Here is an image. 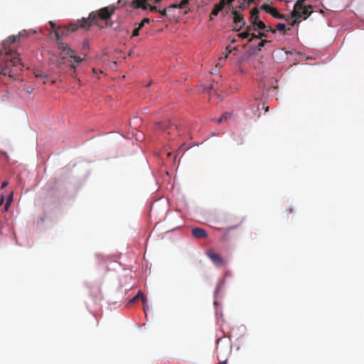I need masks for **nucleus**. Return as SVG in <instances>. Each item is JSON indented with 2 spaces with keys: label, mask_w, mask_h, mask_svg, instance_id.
I'll list each match as a JSON object with an SVG mask.
<instances>
[{
  "label": "nucleus",
  "mask_w": 364,
  "mask_h": 364,
  "mask_svg": "<svg viewBox=\"0 0 364 364\" xmlns=\"http://www.w3.org/2000/svg\"><path fill=\"white\" fill-rule=\"evenodd\" d=\"M115 9L114 6L104 7L97 11L91 12L87 18H83L77 23H70L67 27L56 28L55 35L57 38V43L58 44V41H61V37L74 32L79 27L88 30L92 24L97 26L100 29L112 26L113 23L110 20V17L114 13Z\"/></svg>",
  "instance_id": "f257e3e1"
},
{
  "label": "nucleus",
  "mask_w": 364,
  "mask_h": 364,
  "mask_svg": "<svg viewBox=\"0 0 364 364\" xmlns=\"http://www.w3.org/2000/svg\"><path fill=\"white\" fill-rule=\"evenodd\" d=\"M228 4V11H230L234 28L235 31H240L246 25L242 11L250 6L255 0H224Z\"/></svg>",
  "instance_id": "f03ea898"
},
{
  "label": "nucleus",
  "mask_w": 364,
  "mask_h": 364,
  "mask_svg": "<svg viewBox=\"0 0 364 364\" xmlns=\"http://www.w3.org/2000/svg\"><path fill=\"white\" fill-rule=\"evenodd\" d=\"M16 55V53L10 52L4 54L3 51L0 52V76L7 75L11 76V73H13V70L10 69L11 66L23 67L21 59Z\"/></svg>",
  "instance_id": "7ed1b4c3"
},
{
  "label": "nucleus",
  "mask_w": 364,
  "mask_h": 364,
  "mask_svg": "<svg viewBox=\"0 0 364 364\" xmlns=\"http://www.w3.org/2000/svg\"><path fill=\"white\" fill-rule=\"evenodd\" d=\"M58 46L60 51L57 60L58 66L65 64L66 62L71 63V68L73 70V73H75L76 67L73 62L80 63L82 61V58L77 56L76 52L62 41H58Z\"/></svg>",
  "instance_id": "20e7f679"
},
{
  "label": "nucleus",
  "mask_w": 364,
  "mask_h": 364,
  "mask_svg": "<svg viewBox=\"0 0 364 364\" xmlns=\"http://www.w3.org/2000/svg\"><path fill=\"white\" fill-rule=\"evenodd\" d=\"M205 255L217 267H221L226 264L225 259L213 250H209Z\"/></svg>",
  "instance_id": "39448f33"
},
{
  "label": "nucleus",
  "mask_w": 364,
  "mask_h": 364,
  "mask_svg": "<svg viewBox=\"0 0 364 364\" xmlns=\"http://www.w3.org/2000/svg\"><path fill=\"white\" fill-rule=\"evenodd\" d=\"M17 41H19L18 38L17 36H9L3 43V46H4V54H6V53H9L10 52H12V53H16L17 54V57L19 58V54L15 51V50H10L8 48V47L16 42Z\"/></svg>",
  "instance_id": "423d86ee"
},
{
  "label": "nucleus",
  "mask_w": 364,
  "mask_h": 364,
  "mask_svg": "<svg viewBox=\"0 0 364 364\" xmlns=\"http://www.w3.org/2000/svg\"><path fill=\"white\" fill-rule=\"evenodd\" d=\"M261 9L276 18H285V16L284 14H279L276 8L271 6L269 4H263Z\"/></svg>",
  "instance_id": "0eeeda50"
},
{
  "label": "nucleus",
  "mask_w": 364,
  "mask_h": 364,
  "mask_svg": "<svg viewBox=\"0 0 364 364\" xmlns=\"http://www.w3.org/2000/svg\"><path fill=\"white\" fill-rule=\"evenodd\" d=\"M192 235L197 239L205 238L208 237L207 232L201 228H193L191 230Z\"/></svg>",
  "instance_id": "6e6552de"
},
{
  "label": "nucleus",
  "mask_w": 364,
  "mask_h": 364,
  "mask_svg": "<svg viewBox=\"0 0 364 364\" xmlns=\"http://www.w3.org/2000/svg\"><path fill=\"white\" fill-rule=\"evenodd\" d=\"M294 9L292 10L290 16L286 17L284 18L286 20L291 26H294L299 23L300 21H299V18L304 19V16H294Z\"/></svg>",
  "instance_id": "1a4fd4ad"
},
{
  "label": "nucleus",
  "mask_w": 364,
  "mask_h": 364,
  "mask_svg": "<svg viewBox=\"0 0 364 364\" xmlns=\"http://www.w3.org/2000/svg\"><path fill=\"white\" fill-rule=\"evenodd\" d=\"M214 8L217 9L219 12L222 11L224 9H225V14H223V16L229 13L230 14V11H228V4H226V2L224 0H220V2L214 5Z\"/></svg>",
  "instance_id": "9d476101"
},
{
  "label": "nucleus",
  "mask_w": 364,
  "mask_h": 364,
  "mask_svg": "<svg viewBox=\"0 0 364 364\" xmlns=\"http://www.w3.org/2000/svg\"><path fill=\"white\" fill-rule=\"evenodd\" d=\"M252 25L255 31L258 29L259 31H264V30L267 28L265 23L259 19L254 20V21L252 23Z\"/></svg>",
  "instance_id": "9b49d317"
},
{
  "label": "nucleus",
  "mask_w": 364,
  "mask_h": 364,
  "mask_svg": "<svg viewBox=\"0 0 364 364\" xmlns=\"http://www.w3.org/2000/svg\"><path fill=\"white\" fill-rule=\"evenodd\" d=\"M267 34L264 31H259L258 34L252 33L251 38L249 39V42L252 41L255 38L263 40L264 38H267Z\"/></svg>",
  "instance_id": "f8f14e48"
},
{
  "label": "nucleus",
  "mask_w": 364,
  "mask_h": 364,
  "mask_svg": "<svg viewBox=\"0 0 364 364\" xmlns=\"http://www.w3.org/2000/svg\"><path fill=\"white\" fill-rule=\"evenodd\" d=\"M190 0H182L180 4H173L168 9H184L188 4Z\"/></svg>",
  "instance_id": "ddd939ff"
},
{
  "label": "nucleus",
  "mask_w": 364,
  "mask_h": 364,
  "mask_svg": "<svg viewBox=\"0 0 364 364\" xmlns=\"http://www.w3.org/2000/svg\"><path fill=\"white\" fill-rule=\"evenodd\" d=\"M139 299H141L143 303L145 304L146 302V297L144 296V294H142V292L141 291H138V293L136 294V296H134L130 301H129V303H134L136 301L139 300Z\"/></svg>",
  "instance_id": "4468645a"
},
{
  "label": "nucleus",
  "mask_w": 364,
  "mask_h": 364,
  "mask_svg": "<svg viewBox=\"0 0 364 364\" xmlns=\"http://www.w3.org/2000/svg\"><path fill=\"white\" fill-rule=\"evenodd\" d=\"M252 30V26H247L246 31L242 33H240L238 34V37L240 38H242V39L248 38L250 36H251L250 31Z\"/></svg>",
  "instance_id": "2eb2a0df"
},
{
  "label": "nucleus",
  "mask_w": 364,
  "mask_h": 364,
  "mask_svg": "<svg viewBox=\"0 0 364 364\" xmlns=\"http://www.w3.org/2000/svg\"><path fill=\"white\" fill-rule=\"evenodd\" d=\"M259 9L255 7L252 9L250 11V21L252 23L254 20L259 19Z\"/></svg>",
  "instance_id": "dca6fc26"
},
{
  "label": "nucleus",
  "mask_w": 364,
  "mask_h": 364,
  "mask_svg": "<svg viewBox=\"0 0 364 364\" xmlns=\"http://www.w3.org/2000/svg\"><path fill=\"white\" fill-rule=\"evenodd\" d=\"M13 200V192H11L9 197H8V199H7V201H6V203L5 205V207H4V210L5 211H7L11 203L12 202Z\"/></svg>",
  "instance_id": "f3484780"
},
{
  "label": "nucleus",
  "mask_w": 364,
  "mask_h": 364,
  "mask_svg": "<svg viewBox=\"0 0 364 364\" xmlns=\"http://www.w3.org/2000/svg\"><path fill=\"white\" fill-rule=\"evenodd\" d=\"M237 223H235V225L231 226V227H229L226 229V231H229L230 230H232V229H235L237 228V227H239L242 223V218H237L236 220Z\"/></svg>",
  "instance_id": "a211bd4d"
},
{
  "label": "nucleus",
  "mask_w": 364,
  "mask_h": 364,
  "mask_svg": "<svg viewBox=\"0 0 364 364\" xmlns=\"http://www.w3.org/2000/svg\"><path fill=\"white\" fill-rule=\"evenodd\" d=\"M35 77L36 78H47L48 75L41 71L36 70L34 72Z\"/></svg>",
  "instance_id": "6ab92c4d"
},
{
  "label": "nucleus",
  "mask_w": 364,
  "mask_h": 364,
  "mask_svg": "<svg viewBox=\"0 0 364 364\" xmlns=\"http://www.w3.org/2000/svg\"><path fill=\"white\" fill-rule=\"evenodd\" d=\"M156 126L159 127V129H167L170 126L169 122H158L156 123Z\"/></svg>",
  "instance_id": "aec40b11"
},
{
  "label": "nucleus",
  "mask_w": 364,
  "mask_h": 364,
  "mask_svg": "<svg viewBox=\"0 0 364 364\" xmlns=\"http://www.w3.org/2000/svg\"><path fill=\"white\" fill-rule=\"evenodd\" d=\"M218 14H219V11L213 7V9L210 14V19L213 20L215 16L218 15Z\"/></svg>",
  "instance_id": "412c9836"
},
{
  "label": "nucleus",
  "mask_w": 364,
  "mask_h": 364,
  "mask_svg": "<svg viewBox=\"0 0 364 364\" xmlns=\"http://www.w3.org/2000/svg\"><path fill=\"white\" fill-rule=\"evenodd\" d=\"M149 22H150L149 18H144V19H143V20H142V21L139 23L138 26H139V28H141L142 27H144V25H145L146 23H149Z\"/></svg>",
  "instance_id": "4be33fe9"
},
{
  "label": "nucleus",
  "mask_w": 364,
  "mask_h": 364,
  "mask_svg": "<svg viewBox=\"0 0 364 364\" xmlns=\"http://www.w3.org/2000/svg\"><path fill=\"white\" fill-rule=\"evenodd\" d=\"M268 42H269V41H267L266 39H263V40H262V41L259 43V44H258V50H261V48H262V47H264V45H265L266 43H267Z\"/></svg>",
  "instance_id": "5701e85b"
},
{
  "label": "nucleus",
  "mask_w": 364,
  "mask_h": 364,
  "mask_svg": "<svg viewBox=\"0 0 364 364\" xmlns=\"http://www.w3.org/2000/svg\"><path fill=\"white\" fill-rule=\"evenodd\" d=\"M286 26L284 23H278L277 26V29L279 31H285Z\"/></svg>",
  "instance_id": "b1692460"
},
{
  "label": "nucleus",
  "mask_w": 364,
  "mask_h": 364,
  "mask_svg": "<svg viewBox=\"0 0 364 364\" xmlns=\"http://www.w3.org/2000/svg\"><path fill=\"white\" fill-rule=\"evenodd\" d=\"M264 32L267 33V32H270L272 33H276V29L273 28L269 26H267V28L264 30Z\"/></svg>",
  "instance_id": "393cba45"
},
{
  "label": "nucleus",
  "mask_w": 364,
  "mask_h": 364,
  "mask_svg": "<svg viewBox=\"0 0 364 364\" xmlns=\"http://www.w3.org/2000/svg\"><path fill=\"white\" fill-rule=\"evenodd\" d=\"M141 28H139V26H138L137 28H134L133 32H132V36L133 37H135V36H139V31L141 30Z\"/></svg>",
  "instance_id": "a878e982"
},
{
  "label": "nucleus",
  "mask_w": 364,
  "mask_h": 364,
  "mask_svg": "<svg viewBox=\"0 0 364 364\" xmlns=\"http://www.w3.org/2000/svg\"><path fill=\"white\" fill-rule=\"evenodd\" d=\"M221 117H223V121H224V120H227L228 118H230L231 117V114L228 112H225Z\"/></svg>",
  "instance_id": "bb28decb"
},
{
  "label": "nucleus",
  "mask_w": 364,
  "mask_h": 364,
  "mask_svg": "<svg viewBox=\"0 0 364 364\" xmlns=\"http://www.w3.org/2000/svg\"><path fill=\"white\" fill-rule=\"evenodd\" d=\"M149 9H150V11H154V12L158 11V12H159V10H158V9H157V7H156V6H151V5L149 4Z\"/></svg>",
  "instance_id": "cd10ccee"
},
{
  "label": "nucleus",
  "mask_w": 364,
  "mask_h": 364,
  "mask_svg": "<svg viewBox=\"0 0 364 364\" xmlns=\"http://www.w3.org/2000/svg\"><path fill=\"white\" fill-rule=\"evenodd\" d=\"M26 34H27L26 31H21L17 36H18V38L19 39L21 37L26 36Z\"/></svg>",
  "instance_id": "c85d7f7f"
},
{
  "label": "nucleus",
  "mask_w": 364,
  "mask_h": 364,
  "mask_svg": "<svg viewBox=\"0 0 364 364\" xmlns=\"http://www.w3.org/2000/svg\"><path fill=\"white\" fill-rule=\"evenodd\" d=\"M159 12L164 16H167V9L159 10Z\"/></svg>",
  "instance_id": "c756f323"
},
{
  "label": "nucleus",
  "mask_w": 364,
  "mask_h": 364,
  "mask_svg": "<svg viewBox=\"0 0 364 364\" xmlns=\"http://www.w3.org/2000/svg\"><path fill=\"white\" fill-rule=\"evenodd\" d=\"M8 184H9L8 181H3L1 183V188H6L8 186Z\"/></svg>",
  "instance_id": "7c9ffc66"
},
{
  "label": "nucleus",
  "mask_w": 364,
  "mask_h": 364,
  "mask_svg": "<svg viewBox=\"0 0 364 364\" xmlns=\"http://www.w3.org/2000/svg\"><path fill=\"white\" fill-rule=\"evenodd\" d=\"M292 211H293V208H289L287 209V214L291 213Z\"/></svg>",
  "instance_id": "2f4dec72"
},
{
  "label": "nucleus",
  "mask_w": 364,
  "mask_h": 364,
  "mask_svg": "<svg viewBox=\"0 0 364 364\" xmlns=\"http://www.w3.org/2000/svg\"><path fill=\"white\" fill-rule=\"evenodd\" d=\"M223 121V117H220L219 119L216 120L218 123H221Z\"/></svg>",
  "instance_id": "473e14b6"
},
{
  "label": "nucleus",
  "mask_w": 364,
  "mask_h": 364,
  "mask_svg": "<svg viewBox=\"0 0 364 364\" xmlns=\"http://www.w3.org/2000/svg\"><path fill=\"white\" fill-rule=\"evenodd\" d=\"M50 26H51V28H55V23H54L53 22H52V21H50Z\"/></svg>",
  "instance_id": "72a5a7b5"
},
{
  "label": "nucleus",
  "mask_w": 364,
  "mask_h": 364,
  "mask_svg": "<svg viewBox=\"0 0 364 364\" xmlns=\"http://www.w3.org/2000/svg\"><path fill=\"white\" fill-rule=\"evenodd\" d=\"M219 364H227V360H223V361L220 360Z\"/></svg>",
  "instance_id": "f704fd0d"
},
{
  "label": "nucleus",
  "mask_w": 364,
  "mask_h": 364,
  "mask_svg": "<svg viewBox=\"0 0 364 364\" xmlns=\"http://www.w3.org/2000/svg\"><path fill=\"white\" fill-rule=\"evenodd\" d=\"M3 202H4V197H3V196H1V200H0V205H1V204L3 203Z\"/></svg>",
  "instance_id": "c9c22d12"
},
{
  "label": "nucleus",
  "mask_w": 364,
  "mask_h": 364,
  "mask_svg": "<svg viewBox=\"0 0 364 364\" xmlns=\"http://www.w3.org/2000/svg\"><path fill=\"white\" fill-rule=\"evenodd\" d=\"M230 52H231V50H229L226 53V54H225V58H227V57H228V54H229Z\"/></svg>",
  "instance_id": "e433bc0d"
},
{
  "label": "nucleus",
  "mask_w": 364,
  "mask_h": 364,
  "mask_svg": "<svg viewBox=\"0 0 364 364\" xmlns=\"http://www.w3.org/2000/svg\"><path fill=\"white\" fill-rule=\"evenodd\" d=\"M152 1H154L155 3H159L161 2V0H153Z\"/></svg>",
  "instance_id": "4c0bfd02"
},
{
  "label": "nucleus",
  "mask_w": 364,
  "mask_h": 364,
  "mask_svg": "<svg viewBox=\"0 0 364 364\" xmlns=\"http://www.w3.org/2000/svg\"><path fill=\"white\" fill-rule=\"evenodd\" d=\"M207 89L208 90V91H210V90H212V89H213V86L211 85V86H210V87H209L208 88H207Z\"/></svg>",
  "instance_id": "58836bf2"
},
{
  "label": "nucleus",
  "mask_w": 364,
  "mask_h": 364,
  "mask_svg": "<svg viewBox=\"0 0 364 364\" xmlns=\"http://www.w3.org/2000/svg\"><path fill=\"white\" fill-rule=\"evenodd\" d=\"M87 42H84V46H87Z\"/></svg>",
  "instance_id": "ea45409f"
},
{
  "label": "nucleus",
  "mask_w": 364,
  "mask_h": 364,
  "mask_svg": "<svg viewBox=\"0 0 364 364\" xmlns=\"http://www.w3.org/2000/svg\"><path fill=\"white\" fill-rule=\"evenodd\" d=\"M269 110V107H266V111H268Z\"/></svg>",
  "instance_id": "a19ab883"
},
{
  "label": "nucleus",
  "mask_w": 364,
  "mask_h": 364,
  "mask_svg": "<svg viewBox=\"0 0 364 364\" xmlns=\"http://www.w3.org/2000/svg\"><path fill=\"white\" fill-rule=\"evenodd\" d=\"M171 153H168V154H167L168 156H171Z\"/></svg>",
  "instance_id": "79ce46f5"
}]
</instances>
